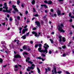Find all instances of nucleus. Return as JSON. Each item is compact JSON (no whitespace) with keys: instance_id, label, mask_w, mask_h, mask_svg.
Here are the masks:
<instances>
[{"instance_id":"40","label":"nucleus","mask_w":74,"mask_h":74,"mask_svg":"<svg viewBox=\"0 0 74 74\" xmlns=\"http://www.w3.org/2000/svg\"><path fill=\"white\" fill-rule=\"evenodd\" d=\"M28 14V11H27V10H26L25 11V14L27 15V14Z\"/></svg>"},{"instance_id":"63","label":"nucleus","mask_w":74,"mask_h":74,"mask_svg":"<svg viewBox=\"0 0 74 74\" xmlns=\"http://www.w3.org/2000/svg\"><path fill=\"white\" fill-rule=\"evenodd\" d=\"M9 4H11V1H10L8 3Z\"/></svg>"},{"instance_id":"31","label":"nucleus","mask_w":74,"mask_h":74,"mask_svg":"<svg viewBox=\"0 0 74 74\" xmlns=\"http://www.w3.org/2000/svg\"><path fill=\"white\" fill-rule=\"evenodd\" d=\"M49 54H51V53H52V51H51V50H49Z\"/></svg>"},{"instance_id":"4","label":"nucleus","mask_w":74,"mask_h":74,"mask_svg":"<svg viewBox=\"0 0 74 74\" xmlns=\"http://www.w3.org/2000/svg\"><path fill=\"white\" fill-rule=\"evenodd\" d=\"M14 58H21V56L19 54L15 55L14 57Z\"/></svg>"},{"instance_id":"48","label":"nucleus","mask_w":74,"mask_h":74,"mask_svg":"<svg viewBox=\"0 0 74 74\" xmlns=\"http://www.w3.org/2000/svg\"><path fill=\"white\" fill-rule=\"evenodd\" d=\"M47 69L48 70V71H51V69H49V68L47 67Z\"/></svg>"},{"instance_id":"53","label":"nucleus","mask_w":74,"mask_h":74,"mask_svg":"<svg viewBox=\"0 0 74 74\" xmlns=\"http://www.w3.org/2000/svg\"><path fill=\"white\" fill-rule=\"evenodd\" d=\"M66 54H65V53H64V54H63V55H62V56H63V57H64V56H66Z\"/></svg>"},{"instance_id":"3","label":"nucleus","mask_w":74,"mask_h":74,"mask_svg":"<svg viewBox=\"0 0 74 74\" xmlns=\"http://www.w3.org/2000/svg\"><path fill=\"white\" fill-rule=\"evenodd\" d=\"M58 30L60 32H62L63 33H64V32H65V31L62 29V27L59 26Z\"/></svg>"},{"instance_id":"47","label":"nucleus","mask_w":74,"mask_h":74,"mask_svg":"<svg viewBox=\"0 0 74 74\" xmlns=\"http://www.w3.org/2000/svg\"><path fill=\"white\" fill-rule=\"evenodd\" d=\"M42 56H43V57H45V54H42Z\"/></svg>"},{"instance_id":"34","label":"nucleus","mask_w":74,"mask_h":74,"mask_svg":"<svg viewBox=\"0 0 74 74\" xmlns=\"http://www.w3.org/2000/svg\"><path fill=\"white\" fill-rule=\"evenodd\" d=\"M4 5L5 6L7 7V3H4Z\"/></svg>"},{"instance_id":"32","label":"nucleus","mask_w":74,"mask_h":74,"mask_svg":"<svg viewBox=\"0 0 74 74\" xmlns=\"http://www.w3.org/2000/svg\"><path fill=\"white\" fill-rule=\"evenodd\" d=\"M33 30H37V28L36 27H34L33 28Z\"/></svg>"},{"instance_id":"54","label":"nucleus","mask_w":74,"mask_h":74,"mask_svg":"<svg viewBox=\"0 0 74 74\" xmlns=\"http://www.w3.org/2000/svg\"><path fill=\"white\" fill-rule=\"evenodd\" d=\"M22 27H20L19 29V30L21 31L22 30Z\"/></svg>"},{"instance_id":"33","label":"nucleus","mask_w":74,"mask_h":74,"mask_svg":"<svg viewBox=\"0 0 74 74\" xmlns=\"http://www.w3.org/2000/svg\"><path fill=\"white\" fill-rule=\"evenodd\" d=\"M44 2L45 3H46V4H48V2L47 1V0H45L44 1Z\"/></svg>"},{"instance_id":"5","label":"nucleus","mask_w":74,"mask_h":74,"mask_svg":"<svg viewBox=\"0 0 74 74\" xmlns=\"http://www.w3.org/2000/svg\"><path fill=\"white\" fill-rule=\"evenodd\" d=\"M35 23L36 24V25L38 26V27H40V23L38 21H36Z\"/></svg>"},{"instance_id":"56","label":"nucleus","mask_w":74,"mask_h":74,"mask_svg":"<svg viewBox=\"0 0 74 74\" xmlns=\"http://www.w3.org/2000/svg\"><path fill=\"white\" fill-rule=\"evenodd\" d=\"M65 14V13H62L61 14V15H64Z\"/></svg>"},{"instance_id":"42","label":"nucleus","mask_w":74,"mask_h":74,"mask_svg":"<svg viewBox=\"0 0 74 74\" xmlns=\"http://www.w3.org/2000/svg\"><path fill=\"white\" fill-rule=\"evenodd\" d=\"M15 69H16L17 68H18V66L17 65H15Z\"/></svg>"},{"instance_id":"35","label":"nucleus","mask_w":74,"mask_h":74,"mask_svg":"<svg viewBox=\"0 0 74 74\" xmlns=\"http://www.w3.org/2000/svg\"><path fill=\"white\" fill-rule=\"evenodd\" d=\"M3 12H7V10H2Z\"/></svg>"},{"instance_id":"30","label":"nucleus","mask_w":74,"mask_h":74,"mask_svg":"<svg viewBox=\"0 0 74 74\" xmlns=\"http://www.w3.org/2000/svg\"><path fill=\"white\" fill-rule=\"evenodd\" d=\"M44 7L45 8H48V6L46 5L45 4H44Z\"/></svg>"},{"instance_id":"23","label":"nucleus","mask_w":74,"mask_h":74,"mask_svg":"<svg viewBox=\"0 0 74 74\" xmlns=\"http://www.w3.org/2000/svg\"><path fill=\"white\" fill-rule=\"evenodd\" d=\"M23 49H27V47L26 46H24L23 47Z\"/></svg>"},{"instance_id":"45","label":"nucleus","mask_w":74,"mask_h":74,"mask_svg":"<svg viewBox=\"0 0 74 74\" xmlns=\"http://www.w3.org/2000/svg\"><path fill=\"white\" fill-rule=\"evenodd\" d=\"M33 10L34 12H36V9L34 8H33Z\"/></svg>"},{"instance_id":"50","label":"nucleus","mask_w":74,"mask_h":74,"mask_svg":"<svg viewBox=\"0 0 74 74\" xmlns=\"http://www.w3.org/2000/svg\"><path fill=\"white\" fill-rule=\"evenodd\" d=\"M29 33H30L29 32H28V33H27V34H26V35L27 36H28V34H29Z\"/></svg>"},{"instance_id":"9","label":"nucleus","mask_w":74,"mask_h":74,"mask_svg":"<svg viewBox=\"0 0 74 74\" xmlns=\"http://www.w3.org/2000/svg\"><path fill=\"white\" fill-rule=\"evenodd\" d=\"M26 35H25L22 36V37H21V38H23V40H25V39H26Z\"/></svg>"},{"instance_id":"60","label":"nucleus","mask_w":74,"mask_h":74,"mask_svg":"<svg viewBox=\"0 0 74 74\" xmlns=\"http://www.w3.org/2000/svg\"><path fill=\"white\" fill-rule=\"evenodd\" d=\"M7 18H10V15L9 14H7Z\"/></svg>"},{"instance_id":"61","label":"nucleus","mask_w":74,"mask_h":74,"mask_svg":"<svg viewBox=\"0 0 74 74\" xmlns=\"http://www.w3.org/2000/svg\"><path fill=\"white\" fill-rule=\"evenodd\" d=\"M27 25H26L25 27H24V28H25V29H26V27H27Z\"/></svg>"},{"instance_id":"8","label":"nucleus","mask_w":74,"mask_h":74,"mask_svg":"<svg viewBox=\"0 0 74 74\" xmlns=\"http://www.w3.org/2000/svg\"><path fill=\"white\" fill-rule=\"evenodd\" d=\"M35 2H36V1L34 0H33L31 2V3L32 5H34L35 4Z\"/></svg>"},{"instance_id":"38","label":"nucleus","mask_w":74,"mask_h":74,"mask_svg":"<svg viewBox=\"0 0 74 74\" xmlns=\"http://www.w3.org/2000/svg\"><path fill=\"white\" fill-rule=\"evenodd\" d=\"M5 52L6 53H7V54H8V53L9 52V51H5Z\"/></svg>"},{"instance_id":"14","label":"nucleus","mask_w":74,"mask_h":74,"mask_svg":"<svg viewBox=\"0 0 74 74\" xmlns=\"http://www.w3.org/2000/svg\"><path fill=\"white\" fill-rule=\"evenodd\" d=\"M6 12H8V13H10V14H11V11L10 10H8V9L6 10Z\"/></svg>"},{"instance_id":"62","label":"nucleus","mask_w":74,"mask_h":74,"mask_svg":"<svg viewBox=\"0 0 74 74\" xmlns=\"http://www.w3.org/2000/svg\"><path fill=\"white\" fill-rule=\"evenodd\" d=\"M59 41H60V42H62V39H60Z\"/></svg>"},{"instance_id":"15","label":"nucleus","mask_w":74,"mask_h":74,"mask_svg":"<svg viewBox=\"0 0 74 74\" xmlns=\"http://www.w3.org/2000/svg\"><path fill=\"white\" fill-rule=\"evenodd\" d=\"M37 69L38 71V73H40V69H39V68H38V67H37Z\"/></svg>"},{"instance_id":"17","label":"nucleus","mask_w":74,"mask_h":74,"mask_svg":"<svg viewBox=\"0 0 74 74\" xmlns=\"http://www.w3.org/2000/svg\"><path fill=\"white\" fill-rule=\"evenodd\" d=\"M14 11H15L16 12H18V11H19V10H18L16 8L14 9Z\"/></svg>"},{"instance_id":"6","label":"nucleus","mask_w":74,"mask_h":74,"mask_svg":"<svg viewBox=\"0 0 74 74\" xmlns=\"http://www.w3.org/2000/svg\"><path fill=\"white\" fill-rule=\"evenodd\" d=\"M58 15V16H60V15H61V12H60L59 10H58V11L57 12Z\"/></svg>"},{"instance_id":"58","label":"nucleus","mask_w":74,"mask_h":74,"mask_svg":"<svg viewBox=\"0 0 74 74\" xmlns=\"http://www.w3.org/2000/svg\"><path fill=\"white\" fill-rule=\"evenodd\" d=\"M71 13H70L69 14V16H71Z\"/></svg>"},{"instance_id":"11","label":"nucleus","mask_w":74,"mask_h":74,"mask_svg":"<svg viewBox=\"0 0 74 74\" xmlns=\"http://www.w3.org/2000/svg\"><path fill=\"white\" fill-rule=\"evenodd\" d=\"M21 3V1L20 0H18L17 1V5H19V4Z\"/></svg>"},{"instance_id":"41","label":"nucleus","mask_w":74,"mask_h":74,"mask_svg":"<svg viewBox=\"0 0 74 74\" xmlns=\"http://www.w3.org/2000/svg\"><path fill=\"white\" fill-rule=\"evenodd\" d=\"M69 21L70 22H73V19H70V20Z\"/></svg>"},{"instance_id":"20","label":"nucleus","mask_w":74,"mask_h":74,"mask_svg":"<svg viewBox=\"0 0 74 74\" xmlns=\"http://www.w3.org/2000/svg\"><path fill=\"white\" fill-rule=\"evenodd\" d=\"M65 41H66V40H65V38L63 37L62 38V42H65Z\"/></svg>"},{"instance_id":"26","label":"nucleus","mask_w":74,"mask_h":74,"mask_svg":"<svg viewBox=\"0 0 74 74\" xmlns=\"http://www.w3.org/2000/svg\"><path fill=\"white\" fill-rule=\"evenodd\" d=\"M37 32L35 31H33L32 32V34H34L35 33H36Z\"/></svg>"},{"instance_id":"59","label":"nucleus","mask_w":74,"mask_h":74,"mask_svg":"<svg viewBox=\"0 0 74 74\" xmlns=\"http://www.w3.org/2000/svg\"><path fill=\"white\" fill-rule=\"evenodd\" d=\"M71 18H74V16H71Z\"/></svg>"},{"instance_id":"10","label":"nucleus","mask_w":74,"mask_h":74,"mask_svg":"<svg viewBox=\"0 0 74 74\" xmlns=\"http://www.w3.org/2000/svg\"><path fill=\"white\" fill-rule=\"evenodd\" d=\"M38 34L37 33V32H36L35 34H34V36L35 37H39V35H38Z\"/></svg>"},{"instance_id":"55","label":"nucleus","mask_w":74,"mask_h":74,"mask_svg":"<svg viewBox=\"0 0 74 74\" xmlns=\"http://www.w3.org/2000/svg\"><path fill=\"white\" fill-rule=\"evenodd\" d=\"M60 25H61V27H64V25H63V24H60Z\"/></svg>"},{"instance_id":"57","label":"nucleus","mask_w":74,"mask_h":74,"mask_svg":"<svg viewBox=\"0 0 74 74\" xmlns=\"http://www.w3.org/2000/svg\"><path fill=\"white\" fill-rule=\"evenodd\" d=\"M2 47H4V48H6V47H5V46L4 45H3Z\"/></svg>"},{"instance_id":"29","label":"nucleus","mask_w":74,"mask_h":74,"mask_svg":"<svg viewBox=\"0 0 74 74\" xmlns=\"http://www.w3.org/2000/svg\"><path fill=\"white\" fill-rule=\"evenodd\" d=\"M45 73H47L48 72V69H45Z\"/></svg>"},{"instance_id":"7","label":"nucleus","mask_w":74,"mask_h":74,"mask_svg":"<svg viewBox=\"0 0 74 74\" xmlns=\"http://www.w3.org/2000/svg\"><path fill=\"white\" fill-rule=\"evenodd\" d=\"M52 4V1L51 0H49L48 1V4L50 5L51 4Z\"/></svg>"},{"instance_id":"64","label":"nucleus","mask_w":74,"mask_h":74,"mask_svg":"<svg viewBox=\"0 0 74 74\" xmlns=\"http://www.w3.org/2000/svg\"><path fill=\"white\" fill-rule=\"evenodd\" d=\"M55 33V32H52L51 33V34H53Z\"/></svg>"},{"instance_id":"46","label":"nucleus","mask_w":74,"mask_h":74,"mask_svg":"<svg viewBox=\"0 0 74 74\" xmlns=\"http://www.w3.org/2000/svg\"><path fill=\"white\" fill-rule=\"evenodd\" d=\"M28 50H27L28 51H30V49L29 47H28L27 48Z\"/></svg>"},{"instance_id":"36","label":"nucleus","mask_w":74,"mask_h":74,"mask_svg":"<svg viewBox=\"0 0 74 74\" xmlns=\"http://www.w3.org/2000/svg\"><path fill=\"white\" fill-rule=\"evenodd\" d=\"M17 19L18 20H19L20 19V17L19 16H17Z\"/></svg>"},{"instance_id":"39","label":"nucleus","mask_w":74,"mask_h":74,"mask_svg":"<svg viewBox=\"0 0 74 74\" xmlns=\"http://www.w3.org/2000/svg\"><path fill=\"white\" fill-rule=\"evenodd\" d=\"M10 21H12V18L11 17H10Z\"/></svg>"},{"instance_id":"37","label":"nucleus","mask_w":74,"mask_h":74,"mask_svg":"<svg viewBox=\"0 0 74 74\" xmlns=\"http://www.w3.org/2000/svg\"><path fill=\"white\" fill-rule=\"evenodd\" d=\"M3 9V8H0V11H2Z\"/></svg>"},{"instance_id":"21","label":"nucleus","mask_w":74,"mask_h":74,"mask_svg":"<svg viewBox=\"0 0 74 74\" xmlns=\"http://www.w3.org/2000/svg\"><path fill=\"white\" fill-rule=\"evenodd\" d=\"M3 60L1 58H0V62L1 63H3Z\"/></svg>"},{"instance_id":"28","label":"nucleus","mask_w":74,"mask_h":74,"mask_svg":"<svg viewBox=\"0 0 74 74\" xmlns=\"http://www.w3.org/2000/svg\"><path fill=\"white\" fill-rule=\"evenodd\" d=\"M62 47L63 48V49H64V48H66V46H62Z\"/></svg>"},{"instance_id":"43","label":"nucleus","mask_w":74,"mask_h":74,"mask_svg":"<svg viewBox=\"0 0 74 74\" xmlns=\"http://www.w3.org/2000/svg\"><path fill=\"white\" fill-rule=\"evenodd\" d=\"M50 11L51 12H53V10L52 9H51Z\"/></svg>"},{"instance_id":"51","label":"nucleus","mask_w":74,"mask_h":74,"mask_svg":"<svg viewBox=\"0 0 74 74\" xmlns=\"http://www.w3.org/2000/svg\"><path fill=\"white\" fill-rule=\"evenodd\" d=\"M12 12L14 14H15V13H16V12H15V11L14 10H13L12 11Z\"/></svg>"},{"instance_id":"22","label":"nucleus","mask_w":74,"mask_h":74,"mask_svg":"<svg viewBox=\"0 0 74 74\" xmlns=\"http://www.w3.org/2000/svg\"><path fill=\"white\" fill-rule=\"evenodd\" d=\"M38 47V44H35V48H37V47Z\"/></svg>"},{"instance_id":"49","label":"nucleus","mask_w":74,"mask_h":74,"mask_svg":"<svg viewBox=\"0 0 74 74\" xmlns=\"http://www.w3.org/2000/svg\"><path fill=\"white\" fill-rule=\"evenodd\" d=\"M30 43L31 44H33V42L31 40L30 41Z\"/></svg>"},{"instance_id":"25","label":"nucleus","mask_w":74,"mask_h":74,"mask_svg":"<svg viewBox=\"0 0 74 74\" xmlns=\"http://www.w3.org/2000/svg\"><path fill=\"white\" fill-rule=\"evenodd\" d=\"M62 73V72L61 71H58L57 72V73H58V74H61Z\"/></svg>"},{"instance_id":"27","label":"nucleus","mask_w":74,"mask_h":74,"mask_svg":"<svg viewBox=\"0 0 74 74\" xmlns=\"http://www.w3.org/2000/svg\"><path fill=\"white\" fill-rule=\"evenodd\" d=\"M35 16H36V17H38V16H39V15L38 14H36L35 15H34Z\"/></svg>"},{"instance_id":"44","label":"nucleus","mask_w":74,"mask_h":74,"mask_svg":"<svg viewBox=\"0 0 74 74\" xmlns=\"http://www.w3.org/2000/svg\"><path fill=\"white\" fill-rule=\"evenodd\" d=\"M7 66V64L5 65H3V67L5 68L6 67V66Z\"/></svg>"},{"instance_id":"2","label":"nucleus","mask_w":74,"mask_h":74,"mask_svg":"<svg viewBox=\"0 0 74 74\" xmlns=\"http://www.w3.org/2000/svg\"><path fill=\"white\" fill-rule=\"evenodd\" d=\"M30 64H31V67H29V66H28V69H32V70H34V67L35 66V65L34 64H33V62H32L31 61Z\"/></svg>"},{"instance_id":"1","label":"nucleus","mask_w":74,"mask_h":74,"mask_svg":"<svg viewBox=\"0 0 74 74\" xmlns=\"http://www.w3.org/2000/svg\"><path fill=\"white\" fill-rule=\"evenodd\" d=\"M43 47L45 49H42V47H39L38 50L39 52H42L43 53L46 52V53H48V49L49 47V45L48 44H47V43H45L44 44V46H43Z\"/></svg>"},{"instance_id":"19","label":"nucleus","mask_w":74,"mask_h":74,"mask_svg":"<svg viewBox=\"0 0 74 74\" xmlns=\"http://www.w3.org/2000/svg\"><path fill=\"white\" fill-rule=\"evenodd\" d=\"M3 8H5V9H6V10H7L8 9V7H7V6H3Z\"/></svg>"},{"instance_id":"24","label":"nucleus","mask_w":74,"mask_h":74,"mask_svg":"<svg viewBox=\"0 0 74 74\" xmlns=\"http://www.w3.org/2000/svg\"><path fill=\"white\" fill-rule=\"evenodd\" d=\"M50 41H51V44H53V40H52L51 39H50Z\"/></svg>"},{"instance_id":"13","label":"nucleus","mask_w":74,"mask_h":74,"mask_svg":"<svg viewBox=\"0 0 74 74\" xmlns=\"http://www.w3.org/2000/svg\"><path fill=\"white\" fill-rule=\"evenodd\" d=\"M12 7L13 8V9H15L16 8V6L13 5L12 6Z\"/></svg>"},{"instance_id":"52","label":"nucleus","mask_w":74,"mask_h":74,"mask_svg":"<svg viewBox=\"0 0 74 74\" xmlns=\"http://www.w3.org/2000/svg\"><path fill=\"white\" fill-rule=\"evenodd\" d=\"M41 60L43 62H44V61L45 59H43V58H42Z\"/></svg>"},{"instance_id":"18","label":"nucleus","mask_w":74,"mask_h":74,"mask_svg":"<svg viewBox=\"0 0 74 74\" xmlns=\"http://www.w3.org/2000/svg\"><path fill=\"white\" fill-rule=\"evenodd\" d=\"M38 44V46L39 47V48H41V47L42 46V44L39 43Z\"/></svg>"},{"instance_id":"16","label":"nucleus","mask_w":74,"mask_h":74,"mask_svg":"<svg viewBox=\"0 0 74 74\" xmlns=\"http://www.w3.org/2000/svg\"><path fill=\"white\" fill-rule=\"evenodd\" d=\"M29 54V53H27V52H24L23 53V55H27Z\"/></svg>"},{"instance_id":"12","label":"nucleus","mask_w":74,"mask_h":74,"mask_svg":"<svg viewBox=\"0 0 74 74\" xmlns=\"http://www.w3.org/2000/svg\"><path fill=\"white\" fill-rule=\"evenodd\" d=\"M25 32H26V31H25V29H23L22 31V34H25Z\"/></svg>"}]
</instances>
